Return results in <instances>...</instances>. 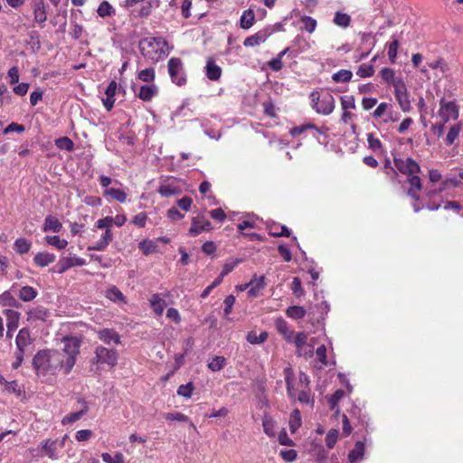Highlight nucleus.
<instances>
[{
  "mask_svg": "<svg viewBox=\"0 0 463 463\" xmlns=\"http://www.w3.org/2000/svg\"><path fill=\"white\" fill-rule=\"evenodd\" d=\"M157 92L158 89L155 84L143 85L140 87L137 96L144 101H149L157 94Z\"/></svg>",
  "mask_w": 463,
  "mask_h": 463,
  "instance_id": "18",
  "label": "nucleus"
},
{
  "mask_svg": "<svg viewBox=\"0 0 463 463\" xmlns=\"http://www.w3.org/2000/svg\"><path fill=\"white\" fill-rule=\"evenodd\" d=\"M118 84L115 80L110 81L105 90L106 98L102 99L105 109L109 111L115 104V95L117 92Z\"/></svg>",
  "mask_w": 463,
  "mask_h": 463,
  "instance_id": "14",
  "label": "nucleus"
},
{
  "mask_svg": "<svg viewBox=\"0 0 463 463\" xmlns=\"http://www.w3.org/2000/svg\"><path fill=\"white\" fill-rule=\"evenodd\" d=\"M17 350L25 352L28 346L32 344L30 332L27 328H22L15 339Z\"/></svg>",
  "mask_w": 463,
  "mask_h": 463,
  "instance_id": "16",
  "label": "nucleus"
},
{
  "mask_svg": "<svg viewBox=\"0 0 463 463\" xmlns=\"http://www.w3.org/2000/svg\"><path fill=\"white\" fill-rule=\"evenodd\" d=\"M45 241L49 245H52L58 250L65 249L68 245V241L64 239H61L59 236H46Z\"/></svg>",
  "mask_w": 463,
  "mask_h": 463,
  "instance_id": "39",
  "label": "nucleus"
},
{
  "mask_svg": "<svg viewBox=\"0 0 463 463\" xmlns=\"http://www.w3.org/2000/svg\"><path fill=\"white\" fill-rule=\"evenodd\" d=\"M113 240V234L110 229H107L102 234L101 238L95 243V245L89 247V250H104Z\"/></svg>",
  "mask_w": 463,
  "mask_h": 463,
  "instance_id": "20",
  "label": "nucleus"
},
{
  "mask_svg": "<svg viewBox=\"0 0 463 463\" xmlns=\"http://www.w3.org/2000/svg\"><path fill=\"white\" fill-rule=\"evenodd\" d=\"M138 249L145 255H149L156 250V245L152 241L143 240L138 243Z\"/></svg>",
  "mask_w": 463,
  "mask_h": 463,
  "instance_id": "42",
  "label": "nucleus"
},
{
  "mask_svg": "<svg viewBox=\"0 0 463 463\" xmlns=\"http://www.w3.org/2000/svg\"><path fill=\"white\" fill-rule=\"evenodd\" d=\"M381 76L383 80L388 84H392L394 87V83L398 80H402L400 78H395L394 71L390 68H383L381 71Z\"/></svg>",
  "mask_w": 463,
  "mask_h": 463,
  "instance_id": "36",
  "label": "nucleus"
},
{
  "mask_svg": "<svg viewBox=\"0 0 463 463\" xmlns=\"http://www.w3.org/2000/svg\"><path fill=\"white\" fill-rule=\"evenodd\" d=\"M211 229L212 224L208 220H204L203 218H193L189 234L195 237L203 231H209Z\"/></svg>",
  "mask_w": 463,
  "mask_h": 463,
  "instance_id": "12",
  "label": "nucleus"
},
{
  "mask_svg": "<svg viewBox=\"0 0 463 463\" xmlns=\"http://www.w3.org/2000/svg\"><path fill=\"white\" fill-rule=\"evenodd\" d=\"M165 419L167 420L189 421V418L181 412H167L165 414Z\"/></svg>",
  "mask_w": 463,
  "mask_h": 463,
  "instance_id": "59",
  "label": "nucleus"
},
{
  "mask_svg": "<svg viewBox=\"0 0 463 463\" xmlns=\"http://www.w3.org/2000/svg\"><path fill=\"white\" fill-rule=\"evenodd\" d=\"M104 194L109 195L112 199L119 203H124L127 200V194L123 190L118 188H107L104 191Z\"/></svg>",
  "mask_w": 463,
  "mask_h": 463,
  "instance_id": "29",
  "label": "nucleus"
},
{
  "mask_svg": "<svg viewBox=\"0 0 463 463\" xmlns=\"http://www.w3.org/2000/svg\"><path fill=\"white\" fill-rule=\"evenodd\" d=\"M226 364V359L223 356H214L209 363L208 368L213 372L221 371Z\"/></svg>",
  "mask_w": 463,
  "mask_h": 463,
  "instance_id": "35",
  "label": "nucleus"
},
{
  "mask_svg": "<svg viewBox=\"0 0 463 463\" xmlns=\"http://www.w3.org/2000/svg\"><path fill=\"white\" fill-rule=\"evenodd\" d=\"M97 12L99 16L106 17L110 16L111 14L114 12V9L109 2L103 1L100 3Z\"/></svg>",
  "mask_w": 463,
  "mask_h": 463,
  "instance_id": "49",
  "label": "nucleus"
},
{
  "mask_svg": "<svg viewBox=\"0 0 463 463\" xmlns=\"http://www.w3.org/2000/svg\"><path fill=\"white\" fill-rule=\"evenodd\" d=\"M138 79L144 82H153L156 77L155 70L153 68H147L138 72Z\"/></svg>",
  "mask_w": 463,
  "mask_h": 463,
  "instance_id": "44",
  "label": "nucleus"
},
{
  "mask_svg": "<svg viewBox=\"0 0 463 463\" xmlns=\"http://www.w3.org/2000/svg\"><path fill=\"white\" fill-rule=\"evenodd\" d=\"M158 193L164 197H169L178 193V189L171 184H162L158 188Z\"/></svg>",
  "mask_w": 463,
  "mask_h": 463,
  "instance_id": "52",
  "label": "nucleus"
},
{
  "mask_svg": "<svg viewBox=\"0 0 463 463\" xmlns=\"http://www.w3.org/2000/svg\"><path fill=\"white\" fill-rule=\"evenodd\" d=\"M276 327H277L278 331L281 335H283V336L287 342H288V343L292 342L294 332L289 330L288 324L284 319H282V318L277 319Z\"/></svg>",
  "mask_w": 463,
  "mask_h": 463,
  "instance_id": "24",
  "label": "nucleus"
},
{
  "mask_svg": "<svg viewBox=\"0 0 463 463\" xmlns=\"http://www.w3.org/2000/svg\"><path fill=\"white\" fill-rule=\"evenodd\" d=\"M31 247L32 243L24 238L17 239L14 243V249L19 254L27 253Z\"/></svg>",
  "mask_w": 463,
  "mask_h": 463,
  "instance_id": "31",
  "label": "nucleus"
},
{
  "mask_svg": "<svg viewBox=\"0 0 463 463\" xmlns=\"http://www.w3.org/2000/svg\"><path fill=\"white\" fill-rule=\"evenodd\" d=\"M391 109H392V106L391 104L382 102L377 106V108L373 111V117L376 118H381L384 114H386Z\"/></svg>",
  "mask_w": 463,
  "mask_h": 463,
  "instance_id": "53",
  "label": "nucleus"
},
{
  "mask_svg": "<svg viewBox=\"0 0 463 463\" xmlns=\"http://www.w3.org/2000/svg\"><path fill=\"white\" fill-rule=\"evenodd\" d=\"M49 317L48 310L43 307H36L29 310L28 320L45 321Z\"/></svg>",
  "mask_w": 463,
  "mask_h": 463,
  "instance_id": "21",
  "label": "nucleus"
},
{
  "mask_svg": "<svg viewBox=\"0 0 463 463\" xmlns=\"http://www.w3.org/2000/svg\"><path fill=\"white\" fill-rule=\"evenodd\" d=\"M106 297L114 302H125V297L116 287L109 288L106 292Z\"/></svg>",
  "mask_w": 463,
  "mask_h": 463,
  "instance_id": "37",
  "label": "nucleus"
},
{
  "mask_svg": "<svg viewBox=\"0 0 463 463\" xmlns=\"http://www.w3.org/2000/svg\"><path fill=\"white\" fill-rule=\"evenodd\" d=\"M194 386L192 383L182 384L177 389V394L184 398H190L193 394Z\"/></svg>",
  "mask_w": 463,
  "mask_h": 463,
  "instance_id": "54",
  "label": "nucleus"
},
{
  "mask_svg": "<svg viewBox=\"0 0 463 463\" xmlns=\"http://www.w3.org/2000/svg\"><path fill=\"white\" fill-rule=\"evenodd\" d=\"M4 313L6 317V336L11 338L13 336V332L16 330L19 326L20 314L12 309H6Z\"/></svg>",
  "mask_w": 463,
  "mask_h": 463,
  "instance_id": "11",
  "label": "nucleus"
},
{
  "mask_svg": "<svg viewBox=\"0 0 463 463\" xmlns=\"http://www.w3.org/2000/svg\"><path fill=\"white\" fill-rule=\"evenodd\" d=\"M264 432L269 436L274 435L275 422L273 420L265 418L262 422Z\"/></svg>",
  "mask_w": 463,
  "mask_h": 463,
  "instance_id": "61",
  "label": "nucleus"
},
{
  "mask_svg": "<svg viewBox=\"0 0 463 463\" xmlns=\"http://www.w3.org/2000/svg\"><path fill=\"white\" fill-rule=\"evenodd\" d=\"M269 35H270V33L267 29L259 31L255 34L247 37L244 40L243 44L245 47L258 46V45L263 43L264 42H266V40L269 38Z\"/></svg>",
  "mask_w": 463,
  "mask_h": 463,
  "instance_id": "13",
  "label": "nucleus"
},
{
  "mask_svg": "<svg viewBox=\"0 0 463 463\" xmlns=\"http://www.w3.org/2000/svg\"><path fill=\"white\" fill-rule=\"evenodd\" d=\"M206 76L211 80H217L220 79L222 74V69L220 66H218L214 60L212 58H208L206 61Z\"/></svg>",
  "mask_w": 463,
  "mask_h": 463,
  "instance_id": "17",
  "label": "nucleus"
},
{
  "mask_svg": "<svg viewBox=\"0 0 463 463\" xmlns=\"http://www.w3.org/2000/svg\"><path fill=\"white\" fill-rule=\"evenodd\" d=\"M460 131V128L458 125H454L449 128V133L446 137L447 145H452L455 139L458 137Z\"/></svg>",
  "mask_w": 463,
  "mask_h": 463,
  "instance_id": "56",
  "label": "nucleus"
},
{
  "mask_svg": "<svg viewBox=\"0 0 463 463\" xmlns=\"http://www.w3.org/2000/svg\"><path fill=\"white\" fill-rule=\"evenodd\" d=\"M62 225L61 222L53 216H47L44 220L43 224V231L44 232H59L61 229Z\"/></svg>",
  "mask_w": 463,
  "mask_h": 463,
  "instance_id": "23",
  "label": "nucleus"
},
{
  "mask_svg": "<svg viewBox=\"0 0 463 463\" xmlns=\"http://www.w3.org/2000/svg\"><path fill=\"white\" fill-rule=\"evenodd\" d=\"M374 73V69L372 65L362 64L359 66L356 74L361 78L371 77Z\"/></svg>",
  "mask_w": 463,
  "mask_h": 463,
  "instance_id": "55",
  "label": "nucleus"
},
{
  "mask_svg": "<svg viewBox=\"0 0 463 463\" xmlns=\"http://www.w3.org/2000/svg\"><path fill=\"white\" fill-rule=\"evenodd\" d=\"M37 296V290L30 286L23 287L19 291V297L23 301H31Z\"/></svg>",
  "mask_w": 463,
  "mask_h": 463,
  "instance_id": "30",
  "label": "nucleus"
},
{
  "mask_svg": "<svg viewBox=\"0 0 463 463\" xmlns=\"http://www.w3.org/2000/svg\"><path fill=\"white\" fill-rule=\"evenodd\" d=\"M255 220H258V217L252 214L248 220L241 222L237 227L240 231H243L248 228L253 229L256 227Z\"/></svg>",
  "mask_w": 463,
  "mask_h": 463,
  "instance_id": "58",
  "label": "nucleus"
},
{
  "mask_svg": "<svg viewBox=\"0 0 463 463\" xmlns=\"http://www.w3.org/2000/svg\"><path fill=\"white\" fill-rule=\"evenodd\" d=\"M399 43L397 40H394L393 42L390 43L388 45V56L391 61V62H394L396 56H397V50H398Z\"/></svg>",
  "mask_w": 463,
  "mask_h": 463,
  "instance_id": "60",
  "label": "nucleus"
},
{
  "mask_svg": "<svg viewBox=\"0 0 463 463\" xmlns=\"http://www.w3.org/2000/svg\"><path fill=\"white\" fill-rule=\"evenodd\" d=\"M353 73L349 70H340L332 75L335 82H348L351 80Z\"/></svg>",
  "mask_w": 463,
  "mask_h": 463,
  "instance_id": "38",
  "label": "nucleus"
},
{
  "mask_svg": "<svg viewBox=\"0 0 463 463\" xmlns=\"http://www.w3.org/2000/svg\"><path fill=\"white\" fill-rule=\"evenodd\" d=\"M364 451V445L361 441H357L354 448L349 452L348 458L350 462H355L362 458Z\"/></svg>",
  "mask_w": 463,
  "mask_h": 463,
  "instance_id": "28",
  "label": "nucleus"
},
{
  "mask_svg": "<svg viewBox=\"0 0 463 463\" xmlns=\"http://www.w3.org/2000/svg\"><path fill=\"white\" fill-rule=\"evenodd\" d=\"M291 289L297 297H301L304 294V289L298 278L293 279Z\"/></svg>",
  "mask_w": 463,
  "mask_h": 463,
  "instance_id": "63",
  "label": "nucleus"
},
{
  "mask_svg": "<svg viewBox=\"0 0 463 463\" xmlns=\"http://www.w3.org/2000/svg\"><path fill=\"white\" fill-rule=\"evenodd\" d=\"M139 49L143 56L154 62L167 55V43L162 38H145L140 41Z\"/></svg>",
  "mask_w": 463,
  "mask_h": 463,
  "instance_id": "2",
  "label": "nucleus"
},
{
  "mask_svg": "<svg viewBox=\"0 0 463 463\" xmlns=\"http://www.w3.org/2000/svg\"><path fill=\"white\" fill-rule=\"evenodd\" d=\"M67 439V435L63 437L61 440H52V439H47L43 443V450L45 452V454L52 459H57L59 458L58 455V448H63L65 440Z\"/></svg>",
  "mask_w": 463,
  "mask_h": 463,
  "instance_id": "9",
  "label": "nucleus"
},
{
  "mask_svg": "<svg viewBox=\"0 0 463 463\" xmlns=\"http://www.w3.org/2000/svg\"><path fill=\"white\" fill-rule=\"evenodd\" d=\"M98 337L105 345H119L121 343L120 335L112 328H103L97 331Z\"/></svg>",
  "mask_w": 463,
  "mask_h": 463,
  "instance_id": "10",
  "label": "nucleus"
},
{
  "mask_svg": "<svg viewBox=\"0 0 463 463\" xmlns=\"http://www.w3.org/2000/svg\"><path fill=\"white\" fill-rule=\"evenodd\" d=\"M311 102L313 109L321 115H330L335 107L334 97L329 93L319 95L318 92H312Z\"/></svg>",
  "mask_w": 463,
  "mask_h": 463,
  "instance_id": "3",
  "label": "nucleus"
},
{
  "mask_svg": "<svg viewBox=\"0 0 463 463\" xmlns=\"http://www.w3.org/2000/svg\"><path fill=\"white\" fill-rule=\"evenodd\" d=\"M94 354V360L97 364H107L110 368H113L118 364V354L113 348L98 345L95 348Z\"/></svg>",
  "mask_w": 463,
  "mask_h": 463,
  "instance_id": "4",
  "label": "nucleus"
},
{
  "mask_svg": "<svg viewBox=\"0 0 463 463\" xmlns=\"http://www.w3.org/2000/svg\"><path fill=\"white\" fill-rule=\"evenodd\" d=\"M439 116L443 123H447L450 119H457L458 117V109L454 101L446 102L443 99L440 100V108Z\"/></svg>",
  "mask_w": 463,
  "mask_h": 463,
  "instance_id": "7",
  "label": "nucleus"
},
{
  "mask_svg": "<svg viewBox=\"0 0 463 463\" xmlns=\"http://www.w3.org/2000/svg\"><path fill=\"white\" fill-rule=\"evenodd\" d=\"M61 352L56 350L40 351L33 357V367L38 373H54L61 369L69 373L73 368L80 353V340L77 337H64Z\"/></svg>",
  "mask_w": 463,
  "mask_h": 463,
  "instance_id": "1",
  "label": "nucleus"
},
{
  "mask_svg": "<svg viewBox=\"0 0 463 463\" xmlns=\"http://www.w3.org/2000/svg\"><path fill=\"white\" fill-rule=\"evenodd\" d=\"M268 338V334L266 332H261L260 335H257L255 332H250L247 335V341L252 345L261 344L265 342Z\"/></svg>",
  "mask_w": 463,
  "mask_h": 463,
  "instance_id": "45",
  "label": "nucleus"
},
{
  "mask_svg": "<svg viewBox=\"0 0 463 463\" xmlns=\"http://www.w3.org/2000/svg\"><path fill=\"white\" fill-rule=\"evenodd\" d=\"M286 315L292 319H301L306 315V310L300 306H292L288 307Z\"/></svg>",
  "mask_w": 463,
  "mask_h": 463,
  "instance_id": "33",
  "label": "nucleus"
},
{
  "mask_svg": "<svg viewBox=\"0 0 463 463\" xmlns=\"http://www.w3.org/2000/svg\"><path fill=\"white\" fill-rule=\"evenodd\" d=\"M149 302L153 311L157 316H161L164 312L165 307H166L165 300L162 298L158 294H154L152 295Z\"/></svg>",
  "mask_w": 463,
  "mask_h": 463,
  "instance_id": "22",
  "label": "nucleus"
},
{
  "mask_svg": "<svg viewBox=\"0 0 463 463\" xmlns=\"http://www.w3.org/2000/svg\"><path fill=\"white\" fill-rule=\"evenodd\" d=\"M101 458L105 463H125V458L121 452H117L114 457L104 452L101 454Z\"/></svg>",
  "mask_w": 463,
  "mask_h": 463,
  "instance_id": "41",
  "label": "nucleus"
},
{
  "mask_svg": "<svg viewBox=\"0 0 463 463\" xmlns=\"http://www.w3.org/2000/svg\"><path fill=\"white\" fill-rule=\"evenodd\" d=\"M55 260V255L47 251L38 252L33 258L35 265L41 268L48 266L49 264L54 262Z\"/></svg>",
  "mask_w": 463,
  "mask_h": 463,
  "instance_id": "19",
  "label": "nucleus"
},
{
  "mask_svg": "<svg viewBox=\"0 0 463 463\" xmlns=\"http://www.w3.org/2000/svg\"><path fill=\"white\" fill-rule=\"evenodd\" d=\"M342 110H354L355 109V99L352 95H345L341 97Z\"/></svg>",
  "mask_w": 463,
  "mask_h": 463,
  "instance_id": "43",
  "label": "nucleus"
},
{
  "mask_svg": "<svg viewBox=\"0 0 463 463\" xmlns=\"http://www.w3.org/2000/svg\"><path fill=\"white\" fill-rule=\"evenodd\" d=\"M285 381H286V384H287L288 395L289 396V398L295 399L296 392H295L294 386L292 384V371L290 368L285 369Z\"/></svg>",
  "mask_w": 463,
  "mask_h": 463,
  "instance_id": "40",
  "label": "nucleus"
},
{
  "mask_svg": "<svg viewBox=\"0 0 463 463\" xmlns=\"http://www.w3.org/2000/svg\"><path fill=\"white\" fill-rule=\"evenodd\" d=\"M56 145L60 148L66 149L67 151H71L73 149L74 144L69 137H62L56 141Z\"/></svg>",
  "mask_w": 463,
  "mask_h": 463,
  "instance_id": "62",
  "label": "nucleus"
},
{
  "mask_svg": "<svg viewBox=\"0 0 463 463\" xmlns=\"http://www.w3.org/2000/svg\"><path fill=\"white\" fill-rule=\"evenodd\" d=\"M351 18L347 14L336 12L334 17V23L341 27H347Z\"/></svg>",
  "mask_w": 463,
  "mask_h": 463,
  "instance_id": "47",
  "label": "nucleus"
},
{
  "mask_svg": "<svg viewBox=\"0 0 463 463\" xmlns=\"http://www.w3.org/2000/svg\"><path fill=\"white\" fill-rule=\"evenodd\" d=\"M297 347V353L301 352L307 344V335L303 332L294 334L292 342Z\"/></svg>",
  "mask_w": 463,
  "mask_h": 463,
  "instance_id": "32",
  "label": "nucleus"
},
{
  "mask_svg": "<svg viewBox=\"0 0 463 463\" xmlns=\"http://www.w3.org/2000/svg\"><path fill=\"white\" fill-rule=\"evenodd\" d=\"M241 27L243 29L250 28L255 22V14L252 10L249 9L243 12L241 16Z\"/></svg>",
  "mask_w": 463,
  "mask_h": 463,
  "instance_id": "26",
  "label": "nucleus"
},
{
  "mask_svg": "<svg viewBox=\"0 0 463 463\" xmlns=\"http://www.w3.org/2000/svg\"><path fill=\"white\" fill-rule=\"evenodd\" d=\"M87 411H88V406L84 403V406L80 411L66 415L62 419L61 423L63 425L71 424V423L79 420L87 412Z\"/></svg>",
  "mask_w": 463,
  "mask_h": 463,
  "instance_id": "27",
  "label": "nucleus"
},
{
  "mask_svg": "<svg viewBox=\"0 0 463 463\" xmlns=\"http://www.w3.org/2000/svg\"><path fill=\"white\" fill-rule=\"evenodd\" d=\"M367 142L369 148L374 152L380 151L382 149V142L373 134H367Z\"/></svg>",
  "mask_w": 463,
  "mask_h": 463,
  "instance_id": "50",
  "label": "nucleus"
},
{
  "mask_svg": "<svg viewBox=\"0 0 463 463\" xmlns=\"http://www.w3.org/2000/svg\"><path fill=\"white\" fill-rule=\"evenodd\" d=\"M395 167L402 174L411 175L420 171V165L411 158H395Z\"/></svg>",
  "mask_w": 463,
  "mask_h": 463,
  "instance_id": "8",
  "label": "nucleus"
},
{
  "mask_svg": "<svg viewBox=\"0 0 463 463\" xmlns=\"http://www.w3.org/2000/svg\"><path fill=\"white\" fill-rule=\"evenodd\" d=\"M302 22L304 23L306 31L308 33H313L315 31L317 26V21L315 19L310 16H305L303 17Z\"/></svg>",
  "mask_w": 463,
  "mask_h": 463,
  "instance_id": "64",
  "label": "nucleus"
},
{
  "mask_svg": "<svg viewBox=\"0 0 463 463\" xmlns=\"http://www.w3.org/2000/svg\"><path fill=\"white\" fill-rule=\"evenodd\" d=\"M394 95L402 111L411 110V100L408 90L403 80H398L394 83Z\"/></svg>",
  "mask_w": 463,
  "mask_h": 463,
  "instance_id": "6",
  "label": "nucleus"
},
{
  "mask_svg": "<svg viewBox=\"0 0 463 463\" xmlns=\"http://www.w3.org/2000/svg\"><path fill=\"white\" fill-rule=\"evenodd\" d=\"M34 20L38 24H43L47 20L46 7L43 0H34L33 2Z\"/></svg>",
  "mask_w": 463,
  "mask_h": 463,
  "instance_id": "15",
  "label": "nucleus"
},
{
  "mask_svg": "<svg viewBox=\"0 0 463 463\" xmlns=\"http://www.w3.org/2000/svg\"><path fill=\"white\" fill-rule=\"evenodd\" d=\"M17 304L16 299L12 296L9 291H5L0 295V305L4 307H15Z\"/></svg>",
  "mask_w": 463,
  "mask_h": 463,
  "instance_id": "46",
  "label": "nucleus"
},
{
  "mask_svg": "<svg viewBox=\"0 0 463 463\" xmlns=\"http://www.w3.org/2000/svg\"><path fill=\"white\" fill-rule=\"evenodd\" d=\"M345 392L342 390L335 391L329 398V406L331 410H335L338 402L344 397Z\"/></svg>",
  "mask_w": 463,
  "mask_h": 463,
  "instance_id": "57",
  "label": "nucleus"
},
{
  "mask_svg": "<svg viewBox=\"0 0 463 463\" xmlns=\"http://www.w3.org/2000/svg\"><path fill=\"white\" fill-rule=\"evenodd\" d=\"M288 48L284 49L280 52L277 57L273 58L269 61V66L272 71H279L283 67L282 57L288 52Z\"/></svg>",
  "mask_w": 463,
  "mask_h": 463,
  "instance_id": "34",
  "label": "nucleus"
},
{
  "mask_svg": "<svg viewBox=\"0 0 463 463\" xmlns=\"http://www.w3.org/2000/svg\"><path fill=\"white\" fill-rule=\"evenodd\" d=\"M302 420L299 410H294L289 417V430L291 433H294L298 430V429L301 426Z\"/></svg>",
  "mask_w": 463,
  "mask_h": 463,
  "instance_id": "25",
  "label": "nucleus"
},
{
  "mask_svg": "<svg viewBox=\"0 0 463 463\" xmlns=\"http://www.w3.org/2000/svg\"><path fill=\"white\" fill-rule=\"evenodd\" d=\"M167 67L172 81L178 86L184 85L186 79L182 61L179 58H171Z\"/></svg>",
  "mask_w": 463,
  "mask_h": 463,
  "instance_id": "5",
  "label": "nucleus"
},
{
  "mask_svg": "<svg viewBox=\"0 0 463 463\" xmlns=\"http://www.w3.org/2000/svg\"><path fill=\"white\" fill-rule=\"evenodd\" d=\"M65 261L67 262L69 268L72 267H80L86 264V261L84 259H81L76 255H70L67 257H63Z\"/></svg>",
  "mask_w": 463,
  "mask_h": 463,
  "instance_id": "51",
  "label": "nucleus"
},
{
  "mask_svg": "<svg viewBox=\"0 0 463 463\" xmlns=\"http://www.w3.org/2000/svg\"><path fill=\"white\" fill-rule=\"evenodd\" d=\"M339 432L335 429H331L326 434V444L328 449H333L338 439Z\"/></svg>",
  "mask_w": 463,
  "mask_h": 463,
  "instance_id": "48",
  "label": "nucleus"
}]
</instances>
